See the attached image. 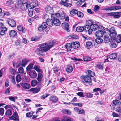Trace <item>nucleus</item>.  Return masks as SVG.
I'll return each instance as SVG.
<instances>
[{
    "mask_svg": "<svg viewBox=\"0 0 121 121\" xmlns=\"http://www.w3.org/2000/svg\"><path fill=\"white\" fill-rule=\"evenodd\" d=\"M53 46V44L52 43H48L41 44L39 45L40 47L38 48L36 50V52L38 55H42V53L48 51Z\"/></svg>",
    "mask_w": 121,
    "mask_h": 121,
    "instance_id": "1",
    "label": "nucleus"
},
{
    "mask_svg": "<svg viewBox=\"0 0 121 121\" xmlns=\"http://www.w3.org/2000/svg\"><path fill=\"white\" fill-rule=\"evenodd\" d=\"M104 32L106 35L110 36L112 40H114L117 35L116 31L114 27H111L109 30L106 28L104 30Z\"/></svg>",
    "mask_w": 121,
    "mask_h": 121,
    "instance_id": "2",
    "label": "nucleus"
},
{
    "mask_svg": "<svg viewBox=\"0 0 121 121\" xmlns=\"http://www.w3.org/2000/svg\"><path fill=\"white\" fill-rule=\"evenodd\" d=\"M80 78L82 79L83 83L85 84V85L89 86L92 85L91 78L88 75H82L81 76Z\"/></svg>",
    "mask_w": 121,
    "mask_h": 121,
    "instance_id": "3",
    "label": "nucleus"
},
{
    "mask_svg": "<svg viewBox=\"0 0 121 121\" xmlns=\"http://www.w3.org/2000/svg\"><path fill=\"white\" fill-rule=\"evenodd\" d=\"M27 73L32 78H35L37 77V74L35 70H31L29 72H27Z\"/></svg>",
    "mask_w": 121,
    "mask_h": 121,
    "instance_id": "4",
    "label": "nucleus"
},
{
    "mask_svg": "<svg viewBox=\"0 0 121 121\" xmlns=\"http://www.w3.org/2000/svg\"><path fill=\"white\" fill-rule=\"evenodd\" d=\"M27 61H18L16 64V67L17 68L20 66L25 67L27 63Z\"/></svg>",
    "mask_w": 121,
    "mask_h": 121,
    "instance_id": "5",
    "label": "nucleus"
},
{
    "mask_svg": "<svg viewBox=\"0 0 121 121\" xmlns=\"http://www.w3.org/2000/svg\"><path fill=\"white\" fill-rule=\"evenodd\" d=\"M67 0H61L60 3V4L68 8H70L72 5V4L67 2Z\"/></svg>",
    "mask_w": 121,
    "mask_h": 121,
    "instance_id": "6",
    "label": "nucleus"
},
{
    "mask_svg": "<svg viewBox=\"0 0 121 121\" xmlns=\"http://www.w3.org/2000/svg\"><path fill=\"white\" fill-rule=\"evenodd\" d=\"M7 22L8 24L11 27H15L16 26V22L14 21L11 19H8L7 20Z\"/></svg>",
    "mask_w": 121,
    "mask_h": 121,
    "instance_id": "7",
    "label": "nucleus"
},
{
    "mask_svg": "<svg viewBox=\"0 0 121 121\" xmlns=\"http://www.w3.org/2000/svg\"><path fill=\"white\" fill-rule=\"evenodd\" d=\"M84 31L88 32L89 34H91L93 31V29H92L91 26H89V25H86L84 27Z\"/></svg>",
    "mask_w": 121,
    "mask_h": 121,
    "instance_id": "8",
    "label": "nucleus"
},
{
    "mask_svg": "<svg viewBox=\"0 0 121 121\" xmlns=\"http://www.w3.org/2000/svg\"><path fill=\"white\" fill-rule=\"evenodd\" d=\"M10 118L11 119L14 120L15 121H19L18 115L16 112H15L13 115L10 117Z\"/></svg>",
    "mask_w": 121,
    "mask_h": 121,
    "instance_id": "9",
    "label": "nucleus"
},
{
    "mask_svg": "<svg viewBox=\"0 0 121 121\" xmlns=\"http://www.w3.org/2000/svg\"><path fill=\"white\" fill-rule=\"evenodd\" d=\"M47 25L46 22H43L40 26L38 28V30L40 31H43L46 28Z\"/></svg>",
    "mask_w": 121,
    "mask_h": 121,
    "instance_id": "10",
    "label": "nucleus"
},
{
    "mask_svg": "<svg viewBox=\"0 0 121 121\" xmlns=\"http://www.w3.org/2000/svg\"><path fill=\"white\" fill-rule=\"evenodd\" d=\"M45 11L47 13L50 14H52L53 12L52 7L48 5H47L45 8Z\"/></svg>",
    "mask_w": 121,
    "mask_h": 121,
    "instance_id": "11",
    "label": "nucleus"
},
{
    "mask_svg": "<svg viewBox=\"0 0 121 121\" xmlns=\"http://www.w3.org/2000/svg\"><path fill=\"white\" fill-rule=\"evenodd\" d=\"M39 4V2L37 0L33 1L30 4L31 8H34L38 6Z\"/></svg>",
    "mask_w": 121,
    "mask_h": 121,
    "instance_id": "12",
    "label": "nucleus"
},
{
    "mask_svg": "<svg viewBox=\"0 0 121 121\" xmlns=\"http://www.w3.org/2000/svg\"><path fill=\"white\" fill-rule=\"evenodd\" d=\"M62 26L65 30L68 32L69 31V24L64 23L62 24Z\"/></svg>",
    "mask_w": 121,
    "mask_h": 121,
    "instance_id": "13",
    "label": "nucleus"
},
{
    "mask_svg": "<svg viewBox=\"0 0 121 121\" xmlns=\"http://www.w3.org/2000/svg\"><path fill=\"white\" fill-rule=\"evenodd\" d=\"M20 84L21 85L22 87L25 89H29L31 87L30 85L27 83H20Z\"/></svg>",
    "mask_w": 121,
    "mask_h": 121,
    "instance_id": "14",
    "label": "nucleus"
},
{
    "mask_svg": "<svg viewBox=\"0 0 121 121\" xmlns=\"http://www.w3.org/2000/svg\"><path fill=\"white\" fill-rule=\"evenodd\" d=\"M91 27L92 28V29H93V30H96L98 29L99 28H100L101 29H102V28H103L101 26H98L97 25L94 23L91 25Z\"/></svg>",
    "mask_w": 121,
    "mask_h": 121,
    "instance_id": "15",
    "label": "nucleus"
},
{
    "mask_svg": "<svg viewBox=\"0 0 121 121\" xmlns=\"http://www.w3.org/2000/svg\"><path fill=\"white\" fill-rule=\"evenodd\" d=\"M104 34L103 30H101L97 31L95 33L96 36L97 37H101Z\"/></svg>",
    "mask_w": 121,
    "mask_h": 121,
    "instance_id": "16",
    "label": "nucleus"
},
{
    "mask_svg": "<svg viewBox=\"0 0 121 121\" xmlns=\"http://www.w3.org/2000/svg\"><path fill=\"white\" fill-rule=\"evenodd\" d=\"M53 24L56 26H58L60 25L61 23L58 19L56 18V17H53Z\"/></svg>",
    "mask_w": 121,
    "mask_h": 121,
    "instance_id": "17",
    "label": "nucleus"
},
{
    "mask_svg": "<svg viewBox=\"0 0 121 121\" xmlns=\"http://www.w3.org/2000/svg\"><path fill=\"white\" fill-rule=\"evenodd\" d=\"M73 48L76 49L79 47V42H76L71 43Z\"/></svg>",
    "mask_w": 121,
    "mask_h": 121,
    "instance_id": "18",
    "label": "nucleus"
},
{
    "mask_svg": "<svg viewBox=\"0 0 121 121\" xmlns=\"http://www.w3.org/2000/svg\"><path fill=\"white\" fill-rule=\"evenodd\" d=\"M46 23L47 25L50 27L52 26L53 25V21L52 20L50 19H47Z\"/></svg>",
    "mask_w": 121,
    "mask_h": 121,
    "instance_id": "19",
    "label": "nucleus"
},
{
    "mask_svg": "<svg viewBox=\"0 0 121 121\" xmlns=\"http://www.w3.org/2000/svg\"><path fill=\"white\" fill-rule=\"evenodd\" d=\"M9 34L11 37H13L17 35V32L14 30H12L10 31Z\"/></svg>",
    "mask_w": 121,
    "mask_h": 121,
    "instance_id": "20",
    "label": "nucleus"
},
{
    "mask_svg": "<svg viewBox=\"0 0 121 121\" xmlns=\"http://www.w3.org/2000/svg\"><path fill=\"white\" fill-rule=\"evenodd\" d=\"M50 99L52 101L54 102H56L58 100V99L57 97L53 95L50 97Z\"/></svg>",
    "mask_w": 121,
    "mask_h": 121,
    "instance_id": "21",
    "label": "nucleus"
},
{
    "mask_svg": "<svg viewBox=\"0 0 121 121\" xmlns=\"http://www.w3.org/2000/svg\"><path fill=\"white\" fill-rule=\"evenodd\" d=\"M40 90V88H32L29 90V91H33L34 93H36L39 92Z\"/></svg>",
    "mask_w": 121,
    "mask_h": 121,
    "instance_id": "22",
    "label": "nucleus"
},
{
    "mask_svg": "<svg viewBox=\"0 0 121 121\" xmlns=\"http://www.w3.org/2000/svg\"><path fill=\"white\" fill-rule=\"evenodd\" d=\"M43 77V75L42 73H38V76L36 78L37 80L39 82H41L42 80Z\"/></svg>",
    "mask_w": 121,
    "mask_h": 121,
    "instance_id": "23",
    "label": "nucleus"
},
{
    "mask_svg": "<svg viewBox=\"0 0 121 121\" xmlns=\"http://www.w3.org/2000/svg\"><path fill=\"white\" fill-rule=\"evenodd\" d=\"M66 71L67 72L70 73L73 70L72 67L71 65H68L67 66Z\"/></svg>",
    "mask_w": 121,
    "mask_h": 121,
    "instance_id": "24",
    "label": "nucleus"
},
{
    "mask_svg": "<svg viewBox=\"0 0 121 121\" xmlns=\"http://www.w3.org/2000/svg\"><path fill=\"white\" fill-rule=\"evenodd\" d=\"M34 65V63H30L29 65L26 68L27 72L30 71V70L33 68V67Z\"/></svg>",
    "mask_w": 121,
    "mask_h": 121,
    "instance_id": "25",
    "label": "nucleus"
},
{
    "mask_svg": "<svg viewBox=\"0 0 121 121\" xmlns=\"http://www.w3.org/2000/svg\"><path fill=\"white\" fill-rule=\"evenodd\" d=\"M65 47L67 48V51H70L72 48H73L72 44L67 43L65 45Z\"/></svg>",
    "mask_w": 121,
    "mask_h": 121,
    "instance_id": "26",
    "label": "nucleus"
},
{
    "mask_svg": "<svg viewBox=\"0 0 121 121\" xmlns=\"http://www.w3.org/2000/svg\"><path fill=\"white\" fill-rule=\"evenodd\" d=\"M17 29L18 30L20 31H22L23 33H25L26 30L25 29H24L23 27L21 25H19L18 26Z\"/></svg>",
    "mask_w": 121,
    "mask_h": 121,
    "instance_id": "27",
    "label": "nucleus"
},
{
    "mask_svg": "<svg viewBox=\"0 0 121 121\" xmlns=\"http://www.w3.org/2000/svg\"><path fill=\"white\" fill-rule=\"evenodd\" d=\"M109 57L111 60H114L117 57L116 54L115 53H113L110 54Z\"/></svg>",
    "mask_w": 121,
    "mask_h": 121,
    "instance_id": "28",
    "label": "nucleus"
},
{
    "mask_svg": "<svg viewBox=\"0 0 121 121\" xmlns=\"http://www.w3.org/2000/svg\"><path fill=\"white\" fill-rule=\"evenodd\" d=\"M113 103L115 105H120L121 104V102L119 100L117 99L113 100Z\"/></svg>",
    "mask_w": 121,
    "mask_h": 121,
    "instance_id": "29",
    "label": "nucleus"
},
{
    "mask_svg": "<svg viewBox=\"0 0 121 121\" xmlns=\"http://www.w3.org/2000/svg\"><path fill=\"white\" fill-rule=\"evenodd\" d=\"M21 5V7H24V9H28L29 8L30 6L29 4H28L27 3L22 4Z\"/></svg>",
    "mask_w": 121,
    "mask_h": 121,
    "instance_id": "30",
    "label": "nucleus"
},
{
    "mask_svg": "<svg viewBox=\"0 0 121 121\" xmlns=\"http://www.w3.org/2000/svg\"><path fill=\"white\" fill-rule=\"evenodd\" d=\"M84 27L82 26H79L77 27L76 28V31L78 32H82L84 30Z\"/></svg>",
    "mask_w": 121,
    "mask_h": 121,
    "instance_id": "31",
    "label": "nucleus"
},
{
    "mask_svg": "<svg viewBox=\"0 0 121 121\" xmlns=\"http://www.w3.org/2000/svg\"><path fill=\"white\" fill-rule=\"evenodd\" d=\"M12 114V109H8L6 112V115L8 116H9L11 115Z\"/></svg>",
    "mask_w": 121,
    "mask_h": 121,
    "instance_id": "32",
    "label": "nucleus"
},
{
    "mask_svg": "<svg viewBox=\"0 0 121 121\" xmlns=\"http://www.w3.org/2000/svg\"><path fill=\"white\" fill-rule=\"evenodd\" d=\"M114 18H119L120 17V15H121V12H115Z\"/></svg>",
    "mask_w": 121,
    "mask_h": 121,
    "instance_id": "33",
    "label": "nucleus"
},
{
    "mask_svg": "<svg viewBox=\"0 0 121 121\" xmlns=\"http://www.w3.org/2000/svg\"><path fill=\"white\" fill-rule=\"evenodd\" d=\"M121 35L119 34L116 38V41L117 43H119L121 42Z\"/></svg>",
    "mask_w": 121,
    "mask_h": 121,
    "instance_id": "34",
    "label": "nucleus"
},
{
    "mask_svg": "<svg viewBox=\"0 0 121 121\" xmlns=\"http://www.w3.org/2000/svg\"><path fill=\"white\" fill-rule=\"evenodd\" d=\"M77 12L78 11L77 10L75 9H73L70 11V13L72 15H75L77 14Z\"/></svg>",
    "mask_w": 121,
    "mask_h": 121,
    "instance_id": "35",
    "label": "nucleus"
},
{
    "mask_svg": "<svg viewBox=\"0 0 121 121\" xmlns=\"http://www.w3.org/2000/svg\"><path fill=\"white\" fill-rule=\"evenodd\" d=\"M109 36L107 35L104 36V42L106 43H108L110 41V39L109 38Z\"/></svg>",
    "mask_w": 121,
    "mask_h": 121,
    "instance_id": "36",
    "label": "nucleus"
},
{
    "mask_svg": "<svg viewBox=\"0 0 121 121\" xmlns=\"http://www.w3.org/2000/svg\"><path fill=\"white\" fill-rule=\"evenodd\" d=\"M116 111L120 115H121V107L118 106L115 109Z\"/></svg>",
    "mask_w": 121,
    "mask_h": 121,
    "instance_id": "37",
    "label": "nucleus"
},
{
    "mask_svg": "<svg viewBox=\"0 0 121 121\" xmlns=\"http://www.w3.org/2000/svg\"><path fill=\"white\" fill-rule=\"evenodd\" d=\"M28 0H18V2L20 5L27 3Z\"/></svg>",
    "mask_w": 121,
    "mask_h": 121,
    "instance_id": "38",
    "label": "nucleus"
},
{
    "mask_svg": "<svg viewBox=\"0 0 121 121\" xmlns=\"http://www.w3.org/2000/svg\"><path fill=\"white\" fill-rule=\"evenodd\" d=\"M34 112L32 111L29 112L26 114V116L28 117H31L33 115Z\"/></svg>",
    "mask_w": 121,
    "mask_h": 121,
    "instance_id": "39",
    "label": "nucleus"
},
{
    "mask_svg": "<svg viewBox=\"0 0 121 121\" xmlns=\"http://www.w3.org/2000/svg\"><path fill=\"white\" fill-rule=\"evenodd\" d=\"M103 41V40L101 38H97L95 39L96 42L98 43H102Z\"/></svg>",
    "mask_w": 121,
    "mask_h": 121,
    "instance_id": "40",
    "label": "nucleus"
},
{
    "mask_svg": "<svg viewBox=\"0 0 121 121\" xmlns=\"http://www.w3.org/2000/svg\"><path fill=\"white\" fill-rule=\"evenodd\" d=\"M37 81L36 80H33L31 82V84L32 86L34 87L37 84Z\"/></svg>",
    "mask_w": 121,
    "mask_h": 121,
    "instance_id": "41",
    "label": "nucleus"
},
{
    "mask_svg": "<svg viewBox=\"0 0 121 121\" xmlns=\"http://www.w3.org/2000/svg\"><path fill=\"white\" fill-rule=\"evenodd\" d=\"M87 25H89L91 26L94 23V22L90 20H87L86 22Z\"/></svg>",
    "mask_w": 121,
    "mask_h": 121,
    "instance_id": "42",
    "label": "nucleus"
},
{
    "mask_svg": "<svg viewBox=\"0 0 121 121\" xmlns=\"http://www.w3.org/2000/svg\"><path fill=\"white\" fill-rule=\"evenodd\" d=\"M88 76H90L91 77H93L95 75L94 73L91 70H88Z\"/></svg>",
    "mask_w": 121,
    "mask_h": 121,
    "instance_id": "43",
    "label": "nucleus"
},
{
    "mask_svg": "<svg viewBox=\"0 0 121 121\" xmlns=\"http://www.w3.org/2000/svg\"><path fill=\"white\" fill-rule=\"evenodd\" d=\"M16 79L17 82H19L21 80L20 76L19 75H17L16 76Z\"/></svg>",
    "mask_w": 121,
    "mask_h": 121,
    "instance_id": "44",
    "label": "nucleus"
},
{
    "mask_svg": "<svg viewBox=\"0 0 121 121\" xmlns=\"http://www.w3.org/2000/svg\"><path fill=\"white\" fill-rule=\"evenodd\" d=\"M92 43L90 42H88L86 43V47L87 48H90L91 47Z\"/></svg>",
    "mask_w": 121,
    "mask_h": 121,
    "instance_id": "45",
    "label": "nucleus"
},
{
    "mask_svg": "<svg viewBox=\"0 0 121 121\" xmlns=\"http://www.w3.org/2000/svg\"><path fill=\"white\" fill-rule=\"evenodd\" d=\"M33 9L31 8H30L29 9L28 11V13L29 16L30 17H31L33 15Z\"/></svg>",
    "mask_w": 121,
    "mask_h": 121,
    "instance_id": "46",
    "label": "nucleus"
},
{
    "mask_svg": "<svg viewBox=\"0 0 121 121\" xmlns=\"http://www.w3.org/2000/svg\"><path fill=\"white\" fill-rule=\"evenodd\" d=\"M117 46L116 44L113 42H111L110 45L111 47L112 48H115Z\"/></svg>",
    "mask_w": 121,
    "mask_h": 121,
    "instance_id": "47",
    "label": "nucleus"
},
{
    "mask_svg": "<svg viewBox=\"0 0 121 121\" xmlns=\"http://www.w3.org/2000/svg\"><path fill=\"white\" fill-rule=\"evenodd\" d=\"M72 104L74 106L81 107L82 106V103H72Z\"/></svg>",
    "mask_w": 121,
    "mask_h": 121,
    "instance_id": "48",
    "label": "nucleus"
},
{
    "mask_svg": "<svg viewBox=\"0 0 121 121\" xmlns=\"http://www.w3.org/2000/svg\"><path fill=\"white\" fill-rule=\"evenodd\" d=\"M18 72L19 73H24V69L22 67H20L18 69Z\"/></svg>",
    "mask_w": 121,
    "mask_h": 121,
    "instance_id": "49",
    "label": "nucleus"
},
{
    "mask_svg": "<svg viewBox=\"0 0 121 121\" xmlns=\"http://www.w3.org/2000/svg\"><path fill=\"white\" fill-rule=\"evenodd\" d=\"M77 14L78 16L82 17H83L84 16L83 13L80 11L78 12Z\"/></svg>",
    "mask_w": 121,
    "mask_h": 121,
    "instance_id": "50",
    "label": "nucleus"
},
{
    "mask_svg": "<svg viewBox=\"0 0 121 121\" xmlns=\"http://www.w3.org/2000/svg\"><path fill=\"white\" fill-rule=\"evenodd\" d=\"M13 1L11 0H9L7 1L6 4L8 5H11L13 3Z\"/></svg>",
    "mask_w": 121,
    "mask_h": 121,
    "instance_id": "51",
    "label": "nucleus"
},
{
    "mask_svg": "<svg viewBox=\"0 0 121 121\" xmlns=\"http://www.w3.org/2000/svg\"><path fill=\"white\" fill-rule=\"evenodd\" d=\"M84 60H91V58L88 57H83Z\"/></svg>",
    "mask_w": 121,
    "mask_h": 121,
    "instance_id": "52",
    "label": "nucleus"
},
{
    "mask_svg": "<svg viewBox=\"0 0 121 121\" xmlns=\"http://www.w3.org/2000/svg\"><path fill=\"white\" fill-rule=\"evenodd\" d=\"M49 95L50 94H48L44 95H42V96H41V98L42 99H44L45 98H46L48 96H49Z\"/></svg>",
    "mask_w": 121,
    "mask_h": 121,
    "instance_id": "53",
    "label": "nucleus"
},
{
    "mask_svg": "<svg viewBox=\"0 0 121 121\" xmlns=\"http://www.w3.org/2000/svg\"><path fill=\"white\" fill-rule=\"evenodd\" d=\"M77 94L80 97H84V95L83 94V93L82 92H79L78 93H77Z\"/></svg>",
    "mask_w": 121,
    "mask_h": 121,
    "instance_id": "54",
    "label": "nucleus"
},
{
    "mask_svg": "<svg viewBox=\"0 0 121 121\" xmlns=\"http://www.w3.org/2000/svg\"><path fill=\"white\" fill-rule=\"evenodd\" d=\"M79 1L77 2V4L78 5H80L82 4V2H84L85 0H79Z\"/></svg>",
    "mask_w": 121,
    "mask_h": 121,
    "instance_id": "55",
    "label": "nucleus"
},
{
    "mask_svg": "<svg viewBox=\"0 0 121 121\" xmlns=\"http://www.w3.org/2000/svg\"><path fill=\"white\" fill-rule=\"evenodd\" d=\"M113 8L114 10H117L121 9V7L120 6H113Z\"/></svg>",
    "mask_w": 121,
    "mask_h": 121,
    "instance_id": "56",
    "label": "nucleus"
},
{
    "mask_svg": "<svg viewBox=\"0 0 121 121\" xmlns=\"http://www.w3.org/2000/svg\"><path fill=\"white\" fill-rule=\"evenodd\" d=\"M4 110L3 108H0V114L2 115L4 113Z\"/></svg>",
    "mask_w": 121,
    "mask_h": 121,
    "instance_id": "57",
    "label": "nucleus"
},
{
    "mask_svg": "<svg viewBox=\"0 0 121 121\" xmlns=\"http://www.w3.org/2000/svg\"><path fill=\"white\" fill-rule=\"evenodd\" d=\"M113 6H112L111 7H109L108 8H105V10L107 11H108L110 10L112 11V10H114L113 8Z\"/></svg>",
    "mask_w": 121,
    "mask_h": 121,
    "instance_id": "58",
    "label": "nucleus"
},
{
    "mask_svg": "<svg viewBox=\"0 0 121 121\" xmlns=\"http://www.w3.org/2000/svg\"><path fill=\"white\" fill-rule=\"evenodd\" d=\"M115 13V12L109 13H106V15L107 16H114Z\"/></svg>",
    "mask_w": 121,
    "mask_h": 121,
    "instance_id": "59",
    "label": "nucleus"
},
{
    "mask_svg": "<svg viewBox=\"0 0 121 121\" xmlns=\"http://www.w3.org/2000/svg\"><path fill=\"white\" fill-rule=\"evenodd\" d=\"M78 113L79 114H82L85 113V111L84 110L81 109L79 110Z\"/></svg>",
    "mask_w": 121,
    "mask_h": 121,
    "instance_id": "60",
    "label": "nucleus"
},
{
    "mask_svg": "<svg viewBox=\"0 0 121 121\" xmlns=\"http://www.w3.org/2000/svg\"><path fill=\"white\" fill-rule=\"evenodd\" d=\"M99 7L98 5H96L94 7V10L95 12H96L99 10Z\"/></svg>",
    "mask_w": 121,
    "mask_h": 121,
    "instance_id": "61",
    "label": "nucleus"
},
{
    "mask_svg": "<svg viewBox=\"0 0 121 121\" xmlns=\"http://www.w3.org/2000/svg\"><path fill=\"white\" fill-rule=\"evenodd\" d=\"M112 115L114 117H120V116L119 114L115 112H113L112 113Z\"/></svg>",
    "mask_w": 121,
    "mask_h": 121,
    "instance_id": "62",
    "label": "nucleus"
},
{
    "mask_svg": "<svg viewBox=\"0 0 121 121\" xmlns=\"http://www.w3.org/2000/svg\"><path fill=\"white\" fill-rule=\"evenodd\" d=\"M93 95V94L91 93H87L85 95V96L87 97L91 98Z\"/></svg>",
    "mask_w": 121,
    "mask_h": 121,
    "instance_id": "63",
    "label": "nucleus"
},
{
    "mask_svg": "<svg viewBox=\"0 0 121 121\" xmlns=\"http://www.w3.org/2000/svg\"><path fill=\"white\" fill-rule=\"evenodd\" d=\"M9 99L11 101L15 102V97H13L12 96L9 97Z\"/></svg>",
    "mask_w": 121,
    "mask_h": 121,
    "instance_id": "64",
    "label": "nucleus"
}]
</instances>
